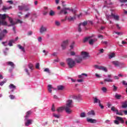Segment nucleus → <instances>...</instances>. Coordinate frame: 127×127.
I'll return each instance as SVG.
<instances>
[{
    "label": "nucleus",
    "mask_w": 127,
    "mask_h": 127,
    "mask_svg": "<svg viewBox=\"0 0 127 127\" xmlns=\"http://www.w3.org/2000/svg\"><path fill=\"white\" fill-rule=\"evenodd\" d=\"M73 100H68L66 101V106H64V109L67 114H71L72 113V108H73Z\"/></svg>",
    "instance_id": "obj_1"
},
{
    "label": "nucleus",
    "mask_w": 127,
    "mask_h": 127,
    "mask_svg": "<svg viewBox=\"0 0 127 127\" xmlns=\"http://www.w3.org/2000/svg\"><path fill=\"white\" fill-rule=\"evenodd\" d=\"M66 63L69 68H71L75 66V61L73 60L71 58L66 59Z\"/></svg>",
    "instance_id": "obj_2"
},
{
    "label": "nucleus",
    "mask_w": 127,
    "mask_h": 127,
    "mask_svg": "<svg viewBox=\"0 0 127 127\" xmlns=\"http://www.w3.org/2000/svg\"><path fill=\"white\" fill-rule=\"evenodd\" d=\"M112 64L115 66V67H120L122 68L124 65V63H121L118 61H114L112 62Z\"/></svg>",
    "instance_id": "obj_3"
},
{
    "label": "nucleus",
    "mask_w": 127,
    "mask_h": 127,
    "mask_svg": "<svg viewBox=\"0 0 127 127\" xmlns=\"http://www.w3.org/2000/svg\"><path fill=\"white\" fill-rule=\"evenodd\" d=\"M81 58L86 60L87 58H90V55L89 53L87 52H82L81 54Z\"/></svg>",
    "instance_id": "obj_4"
},
{
    "label": "nucleus",
    "mask_w": 127,
    "mask_h": 127,
    "mask_svg": "<svg viewBox=\"0 0 127 127\" xmlns=\"http://www.w3.org/2000/svg\"><path fill=\"white\" fill-rule=\"evenodd\" d=\"M66 10H70V11H73V9H70V8H64L62 9L61 11L59 13V14H61L62 13H64V14H67L68 12Z\"/></svg>",
    "instance_id": "obj_5"
},
{
    "label": "nucleus",
    "mask_w": 127,
    "mask_h": 127,
    "mask_svg": "<svg viewBox=\"0 0 127 127\" xmlns=\"http://www.w3.org/2000/svg\"><path fill=\"white\" fill-rule=\"evenodd\" d=\"M69 43V40H66L65 41H64L62 44V47L63 50H65L66 49L67 46H68V44Z\"/></svg>",
    "instance_id": "obj_6"
},
{
    "label": "nucleus",
    "mask_w": 127,
    "mask_h": 127,
    "mask_svg": "<svg viewBox=\"0 0 127 127\" xmlns=\"http://www.w3.org/2000/svg\"><path fill=\"white\" fill-rule=\"evenodd\" d=\"M39 30L40 33H41V34H44L45 32H47V28L43 25H42L40 28Z\"/></svg>",
    "instance_id": "obj_7"
},
{
    "label": "nucleus",
    "mask_w": 127,
    "mask_h": 127,
    "mask_svg": "<svg viewBox=\"0 0 127 127\" xmlns=\"http://www.w3.org/2000/svg\"><path fill=\"white\" fill-rule=\"evenodd\" d=\"M25 121H26V122L25 123V125L26 127H29L30 125H31L32 124V122H33V120L28 119L27 118L26 120H25Z\"/></svg>",
    "instance_id": "obj_8"
},
{
    "label": "nucleus",
    "mask_w": 127,
    "mask_h": 127,
    "mask_svg": "<svg viewBox=\"0 0 127 127\" xmlns=\"http://www.w3.org/2000/svg\"><path fill=\"white\" fill-rule=\"evenodd\" d=\"M8 20L10 23V25H8L9 26H13V25H15L16 24V22L13 21V19H12L11 17H9Z\"/></svg>",
    "instance_id": "obj_9"
},
{
    "label": "nucleus",
    "mask_w": 127,
    "mask_h": 127,
    "mask_svg": "<svg viewBox=\"0 0 127 127\" xmlns=\"http://www.w3.org/2000/svg\"><path fill=\"white\" fill-rule=\"evenodd\" d=\"M87 121L88 123H90V124H96L97 123L96 119H90L89 118H87Z\"/></svg>",
    "instance_id": "obj_10"
},
{
    "label": "nucleus",
    "mask_w": 127,
    "mask_h": 127,
    "mask_svg": "<svg viewBox=\"0 0 127 127\" xmlns=\"http://www.w3.org/2000/svg\"><path fill=\"white\" fill-rule=\"evenodd\" d=\"M1 25L6 26L7 25V22L4 21V20H0V27ZM1 30V29L0 28V31Z\"/></svg>",
    "instance_id": "obj_11"
},
{
    "label": "nucleus",
    "mask_w": 127,
    "mask_h": 127,
    "mask_svg": "<svg viewBox=\"0 0 127 127\" xmlns=\"http://www.w3.org/2000/svg\"><path fill=\"white\" fill-rule=\"evenodd\" d=\"M96 113L94 110H91L90 111L87 113V116L89 117H91V116H95Z\"/></svg>",
    "instance_id": "obj_12"
},
{
    "label": "nucleus",
    "mask_w": 127,
    "mask_h": 127,
    "mask_svg": "<svg viewBox=\"0 0 127 127\" xmlns=\"http://www.w3.org/2000/svg\"><path fill=\"white\" fill-rule=\"evenodd\" d=\"M93 103L94 104H100L101 103V101L97 98V97H93Z\"/></svg>",
    "instance_id": "obj_13"
},
{
    "label": "nucleus",
    "mask_w": 127,
    "mask_h": 127,
    "mask_svg": "<svg viewBox=\"0 0 127 127\" xmlns=\"http://www.w3.org/2000/svg\"><path fill=\"white\" fill-rule=\"evenodd\" d=\"M84 76H85V77H87L88 76V74H87L86 73H82L80 75H78V78L79 79H85V77H84Z\"/></svg>",
    "instance_id": "obj_14"
},
{
    "label": "nucleus",
    "mask_w": 127,
    "mask_h": 127,
    "mask_svg": "<svg viewBox=\"0 0 127 127\" xmlns=\"http://www.w3.org/2000/svg\"><path fill=\"white\" fill-rule=\"evenodd\" d=\"M98 40V39L95 38V39H91L89 41V44H90V45H93L94 44V42H96V41H97Z\"/></svg>",
    "instance_id": "obj_15"
},
{
    "label": "nucleus",
    "mask_w": 127,
    "mask_h": 127,
    "mask_svg": "<svg viewBox=\"0 0 127 127\" xmlns=\"http://www.w3.org/2000/svg\"><path fill=\"white\" fill-rule=\"evenodd\" d=\"M9 88L10 89H12L11 91L12 92H13L14 90H15L16 89V86L15 85H14L13 84H10L9 85Z\"/></svg>",
    "instance_id": "obj_16"
},
{
    "label": "nucleus",
    "mask_w": 127,
    "mask_h": 127,
    "mask_svg": "<svg viewBox=\"0 0 127 127\" xmlns=\"http://www.w3.org/2000/svg\"><path fill=\"white\" fill-rule=\"evenodd\" d=\"M64 110H65V107H59L57 109V111L58 113H62V112H63Z\"/></svg>",
    "instance_id": "obj_17"
},
{
    "label": "nucleus",
    "mask_w": 127,
    "mask_h": 127,
    "mask_svg": "<svg viewBox=\"0 0 127 127\" xmlns=\"http://www.w3.org/2000/svg\"><path fill=\"white\" fill-rule=\"evenodd\" d=\"M31 114H32V112H31V111H29L27 112L26 113V116L25 117V120H27V119H28V117H29V116H30Z\"/></svg>",
    "instance_id": "obj_18"
},
{
    "label": "nucleus",
    "mask_w": 127,
    "mask_h": 127,
    "mask_svg": "<svg viewBox=\"0 0 127 127\" xmlns=\"http://www.w3.org/2000/svg\"><path fill=\"white\" fill-rule=\"evenodd\" d=\"M67 19L69 21H73V20H75V19H76V16L74 15L73 17L70 16L67 17Z\"/></svg>",
    "instance_id": "obj_19"
},
{
    "label": "nucleus",
    "mask_w": 127,
    "mask_h": 127,
    "mask_svg": "<svg viewBox=\"0 0 127 127\" xmlns=\"http://www.w3.org/2000/svg\"><path fill=\"white\" fill-rule=\"evenodd\" d=\"M11 8H12V7L11 6H10L9 7H6L5 6H3L2 9L3 11H5V10H8V9H11Z\"/></svg>",
    "instance_id": "obj_20"
},
{
    "label": "nucleus",
    "mask_w": 127,
    "mask_h": 127,
    "mask_svg": "<svg viewBox=\"0 0 127 127\" xmlns=\"http://www.w3.org/2000/svg\"><path fill=\"white\" fill-rule=\"evenodd\" d=\"M6 64L8 66H11V68H14V64L12 62H8L6 63Z\"/></svg>",
    "instance_id": "obj_21"
},
{
    "label": "nucleus",
    "mask_w": 127,
    "mask_h": 127,
    "mask_svg": "<svg viewBox=\"0 0 127 127\" xmlns=\"http://www.w3.org/2000/svg\"><path fill=\"white\" fill-rule=\"evenodd\" d=\"M6 18V14H0V19L1 20H4Z\"/></svg>",
    "instance_id": "obj_22"
},
{
    "label": "nucleus",
    "mask_w": 127,
    "mask_h": 127,
    "mask_svg": "<svg viewBox=\"0 0 127 127\" xmlns=\"http://www.w3.org/2000/svg\"><path fill=\"white\" fill-rule=\"evenodd\" d=\"M113 14H114L113 13H111V15L110 14H106V18L109 20V19H112L113 18Z\"/></svg>",
    "instance_id": "obj_23"
},
{
    "label": "nucleus",
    "mask_w": 127,
    "mask_h": 127,
    "mask_svg": "<svg viewBox=\"0 0 127 127\" xmlns=\"http://www.w3.org/2000/svg\"><path fill=\"white\" fill-rule=\"evenodd\" d=\"M52 89H53V87H52V85L49 84L48 85V90L49 92L51 93L52 94Z\"/></svg>",
    "instance_id": "obj_24"
},
{
    "label": "nucleus",
    "mask_w": 127,
    "mask_h": 127,
    "mask_svg": "<svg viewBox=\"0 0 127 127\" xmlns=\"http://www.w3.org/2000/svg\"><path fill=\"white\" fill-rule=\"evenodd\" d=\"M117 120H118V121H120L121 124H124V123H125V121L123 119V118L120 117H116Z\"/></svg>",
    "instance_id": "obj_25"
},
{
    "label": "nucleus",
    "mask_w": 127,
    "mask_h": 127,
    "mask_svg": "<svg viewBox=\"0 0 127 127\" xmlns=\"http://www.w3.org/2000/svg\"><path fill=\"white\" fill-rule=\"evenodd\" d=\"M113 18H114V19H115V20H117L119 21L120 20V16L118 15H115V14H112Z\"/></svg>",
    "instance_id": "obj_26"
},
{
    "label": "nucleus",
    "mask_w": 127,
    "mask_h": 127,
    "mask_svg": "<svg viewBox=\"0 0 127 127\" xmlns=\"http://www.w3.org/2000/svg\"><path fill=\"white\" fill-rule=\"evenodd\" d=\"M75 60L76 63H81L82 62V60H83V59L81 57H79L78 59H75Z\"/></svg>",
    "instance_id": "obj_27"
},
{
    "label": "nucleus",
    "mask_w": 127,
    "mask_h": 127,
    "mask_svg": "<svg viewBox=\"0 0 127 127\" xmlns=\"http://www.w3.org/2000/svg\"><path fill=\"white\" fill-rule=\"evenodd\" d=\"M99 70H102V71H104V72H108V69L105 66H100V68Z\"/></svg>",
    "instance_id": "obj_28"
},
{
    "label": "nucleus",
    "mask_w": 127,
    "mask_h": 127,
    "mask_svg": "<svg viewBox=\"0 0 127 127\" xmlns=\"http://www.w3.org/2000/svg\"><path fill=\"white\" fill-rule=\"evenodd\" d=\"M25 4H23L22 5H19L18 6L19 10H23L24 9V7H25Z\"/></svg>",
    "instance_id": "obj_29"
},
{
    "label": "nucleus",
    "mask_w": 127,
    "mask_h": 127,
    "mask_svg": "<svg viewBox=\"0 0 127 127\" xmlns=\"http://www.w3.org/2000/svg\"><path fill=\"white\" fill-rule=\"evenodd\" d=\"M122 108H123V109H127V101H125L123 103Z\"/></svg>",
    "instance_id": "obj_30"
},
{
    "label": "nucleus",
    "mask_w": 127,
    "mask_h": 127,
    "mask_svg": "<svg viewBox=\"0 0 127 127\" xmlns=\"http://www.w3.org/2000/svg\"><path fill=\"white\" fill-rule=\"evenodd\" d=\"M116 99L117 100H121V98H122V95L118 94V93H116L115 96Z\"/></svg>",
    "instance_id": "obj_31"
},
{
    "label": "nucleus",
    "mask_w": 127,
    "mask_h": 127,
    "mask_svg": "<svg viewBox=\"0 0 127 127\" xmlns=\"http://www.w3.org/2000/svg\"><path fill=\"white\" fill-rule=\"evenodd\" d=\"M4 34L3 33H0V41H1L4 38Z\"/></svg>",
    "instance_id": "obj_32"
},
{
    "label": "nucleus",
    "mask_w": 127,
    "mask_h": 127,
    "mask_svg": "<svg viewBox=\"0 0 127 127\" xmlns=\"http://www.w3.org/2000/svg\"><path fill=\"white\" fill-rule=\"evenodd\" d=\"M18 47L23 51V52H25V49H24V47L21 46L20 45H18Z\"/></svg>",
    "instance_id": "obj_33"
},
{
    "label": "nucleus",
    "mask_w": 127,
    "mask_h": 127,
    "mask_svg": "<svg viewBox=\"0 0 127 127\" xmlns=\"http://www.w3.org/2000/svg\"><path fill=\"white\" fill-rule=\"evenodd\" d=\"M116 56V54L115 53H112L109 55V59H112V58H114Z\"/></svg>",
    "instance_id": "obj_34"
},
{
    "label": "nucleus",
    "mask_w": 127,
    "mask_h": 127,
    "mask_svg": "<svg viewBox=\"0 0 127 127\" xmlns=\"http://www.w3.org/2000/svg\"><path fill=\"white\" fill-rule=\"evenodd\" d=\"M79 24H81V26L83 25V27H85L86 25H87V24H88V21H84L83 22L79 23Z\"/></svg>",
    "instance_id": "obj_35"
},
{
    "label": "nucleus",
    "mask_w": 127,
    "mask_h": 127,
    "mask_svg": "<svg viewBox=\"0 0 127 127\" xmlns=\"http://www.w3.org/2000/svg\"><path fill=\"white\" fill-rule=\"evenodd\" d=\"M14 43V40H11L10 41H9V43L8 44V45H9V46H12V44Z\"/></svg>",
    "instance_id": "obj_36"
},
{
    "label": "nucleus",
    "mask_w": 127,
    "mask_h": 127,
    "mask_svg": "<svg viewBox=\"0 0 127 127\" xmlns=\"http://www.w3.org/2000/svg\"><path fill=\"white\" fill-rule=\"evenodd\" d=\"M64 89V86L63 85H59L58 86V90L59 91H62Z\"/></svg>",
    "instance_id": "obj_37"
},
{
    "label": "nucleus",
    "mask_w": 127,
    "mask_h": 127,
    "mask_svg": "<svg viewBox=\"0 0 127 127\" xmlns=\"http://www.w3.org/2000/svg\"><path fill=\"white\" fill-rule=\"evenodd\" d=\"M49 14L51 16H53L55 15V12H54V11H53V10H51Z\"/></svg>",
    "instance_id": "obj_38"
},
{
    "label": "nucleus",
    "mask_w": 127,
    "mask_h": 127,
    "mask_svg": "<svg viewBox=\"0 0 127 127\" xmlns=\"http://www.w3.org/2000/svg\"><path fill=\"white\" fill-rule=\"evenodd\" d=\"M95 11L96 12L97 14L98 15H97V14L95 15V17L97 19L99 20L100 18H99V15H100V13H99V11H98L97 10H95Z\"/></svg>",
    "instance_id": "obj_39"
},
{
    "label": "nucleus",
    "mask_w": 127,
    "mask_h": 127,
    "mask_svg": "<svg viewBox=\"0 0 127 127\" xmlns=\"http://www.w3.org/2000/svg\"><path fill=\"white\" fill-rule=\"evenodd\" d=\"M104 82H108V83H110L111 82H113V80L111 79V78H105L104 79Z\"/></svg>",
    "instance_id": "obj_40"
},
{
    "label": "nucleus",
    "mask_w": 127,
    "mask_h": 127,
    "mask_svg": "<svg viewBox=\"0 0 127 127\" xmlns=\"http://www.w3.org/2000/svg\"><path fill=\"white\" fill-rule=\"evenodd\" d=\"M80 118H86V113L82 112L80 114Z\"/></svg>",
    "instance_id": "obj_41"
},
{
    "label": "nucleus",
    "mask_w": 127,
    "mask_h": 127,
    "mask_svg": "<svg viewBox=\"0 0 127 127\" xmlns=\"http://www.w3.org/2000/svg\"><path fill=\"white\" fill-rule=\"evenodd\" d=\"M102 91L103 92V93H106L107 91H108V89H107V88L103 87L101 88Z\"/></svg>",
    "instance_id": "obj_42"
},
{
    "label": "nucleus",
    "mask_w": 127,
    "mask_h": 127,
    "mask_svg": "<svg viewBox=\"0 0 127 127\" xmlns=\"http://www.w3.org/2000/svg\"><path fill=\"white\" fill-rule=\"evenodd\" d=\"M78 32H82V28L81 27V24H79L78 25Z\"/></svg>",
    "instance_id": "obj_43"
},
{
    "label": "nucleus",
    "mask_w": 127,
    "mask_h": 127,
    "mask_svg": "<svg viewBox=\"0 0 127 127\" xmlns=\"http://www.w3.org/2000/svg\"><path fill=\"white\" fill-rule=\"evenodd\" d=\"M53 115L54 118H56V119H59L60 118V115H57L55 113H53Z\"/></svg>",
    "instance_id": "obj_44"
},
{
    "label": "nucleus",
    "mask_w": 127,
    "mask_h": 127,
    "mask_svg": "<svg viewBox=\"0 0 127 127\" xmlns=\"http://www.w3.org/2000/svg\"><path fill=\"white\" fill-rule=\"evenodd\" d=\"M29 69H31V70H33V65L31 64H29L28 65Z\"/></svg>",
    "instance_id": "obj_45"
},
{
    "label": "nucleus",
    "mask_w": 127,
    "mask_h": 127,
    "mask_svg": "<svg viewBox=\"0 0 127 127\" xmlns=\"http://www.w3.org/2000/svg\"><path fill=\"white\" fill-rule=\"evenodd\" d=\"M24 7V10L25 11H28V10H29V7H28V6H27V5H25Z\"/></svg>",
    "instance_id": "obj_46"
},
{
    "label": "nucleus",
    "mask_w": 127,
    "mask_h": 127,
    "mask_svg": "<svg viewBox=\"0 0 127 127\" xmlns=\"http://www.w3.org/2000/svg\"><path fill=\"white\" fill-rule=\"evenodd\" d=\"M113 91L116 92V91L118 90V87L116 86V85H113Z\"/></svg>",
    "instance_id": "obj_47"
},
{
    "label": "nucleus",
    "mask_w": 127,
    "mask_h": 127,
    "mask_svg": "<svg viewBox=\"0 0 127 127\" xmlns=\"http://www.w3.org/2000/svg\"><path fill=\"white\" fill-rule=\"evenodd\" d=\"M44 72H47L48 73H49V74H50V73H51V72H50V70H49V68H46L44 69Z\"/></svg>",
    "instance_id": "obj_48"
},
{
    "label": "nucleus",
    "mask_w": 127,
    "mask_h": 127,
    "mask_svg": "<svg viewBox=\"0 0 127 127\" xmlns=\"http://www.w3.org/2000/svg\"><path fill=\"white\" fill-rule=\"evenodd\" d=\"M75 45V42H72L70 46V49H73L74 48V46Z\"/></svg>",
    "instance_id": "obj_49"
},
{
    "label": "nucleus",
    "mask_w": 127,
    "mask_h": 127,
    "mask_svg": "<svg viewBox=\"0 0 127 127\" xmlns=\"http://www.w3.org/2000/svg\"><path fill=\"white\" fill-rule=\"evenodd\" d=\"M55 24H56V25H57V26H60V25L61 24L60 23V22H59L58 21H55Z\"/></svg>",
    "instance_id": "obj_50"
},
{
    "label": "nucleus",
    "mask_w": 127,
    "mask_h": 127,
    "mask_svg": "<svg viewBox=\"0 0 127 127\" xmlns=\"http://www.w3.org/2000/svg\"><path fill=\"white\" fill-rule=\"evenodd\" d=\"M95 68H96V69H98V70H100V68H101V66H99L98 64H95L94 65Z\"/></svg>",
    "instance_id": "obj_51"
},
{
    "label": "nucleus",
    "mask_w": 127,
    "mask_h": 127,
    "mask_svg": "<svg viewBox=\"0 0 127 127\" xmlns=\"http://www.w3.org/2000/svg\"><path fill=\"white\" fill-rule=\"evenodd\" d=\"M9 98L11 99V100H13L15 98V96L14 95H9Z\"/></svg>",
    "instance_id": "obj_52"
},
{
    "label": "nucleus",
    "mask_w": 127,
    "mask_h": 127,
    "mask_svg": "<svg viewBox=\"0 0 127 127\" xmlns=\"http://www.w3.org/2000/svg\"><path fill=\"white\" fill-rule=\"evenodd\" d=\"M115 33H116V34H118V35H123V34H124L123 32H115Z\"/></svg>",
    "instance_id": "obj_53"
},
{
    "label": "nucleus",
    "mask_w": 127,
    "mask_h": 127,
    "mask_svg": "<svg viewBox=\"0 0 127 127\" xmlns=\"http://www.w3.org/2000/svg\"><path fill=\"white\" fill-rule=\"evenodd\" d=\"M25 71L26 73H27V74L28 75V76H29V75H30V73H29V71L28 70V69L27 68H25Z\"/></svg>",
    "instance_id": "obj_54"
},
{
    "label": "nucleus",
    "mask_w": 127,
    "mask_h": 127,
    "mask_svg": "<svg viewBox=\"0 0 127 127\" xmlns=\"http://www.w3.org/2000/svg\"><path fill=\"white\" fill-rule=\"evenodd\" d=\"M6 83V80L3 81L0 83V86H3L4 83Z\"/></svg>",
    "instance_id": "obj_55"
},
{
    "label": "nucleus",
    "mask_w": 127,
    "mask_h": 127,
    "mask_svg": "<svg viewBox=\"0 0 127 127\" xmlns=\"http://www.w3.org/2000/svg\"><path fill=\"white\" fill-rule=\"evenodd\" d=\"M32 31H29L28 32V33H27V35L28 36H30V35H32Z\"/></svg>",
    "instance_id": "obj_56"
},
{
    "label": "nucleus",
    "mask_w": 127,
    "mask_h": 127,
    "mask_svg": "<svg viewBox=\"0 0 127 127\" xmlns=\"http://www.w3.org/2000/svg\"><path fill=\"white\" fill-rule=\"evenodd\" d=\"M111 111H113V112H117V110H116V108L115 107H111Z\"/></svg>",
    "instance_id": "obj_57"
},
{
    "label": "nucleus",
    "mask_w": 127,
    "mask_h": 127,
    "mask_svg": "<svg viewBox=\"0 0 127 127\" xmlns=\"http://www.w3.org/2000/svg\"><path fill=\"white\" fill-rule=\"evenodd\" d=\"M117 115H119V116H123V113H119V110H117Z\"/></svg>",
    "instance_id": "obj_58"
},
{
    "label": "nucleus",
    "mask_w": 127,
    "mask_h": 127,
    "mask_svg": "<svg viewBox=\"0 0 127 127\" xmlns=\"http://www.w3.org/2000/svg\"><path fill=\"white\" fill-rule=\"evenodd\" d=\"M114 123L115 124V125H120V122H119L118 120H115Z\"/></svg>",
    "instance_id": "obj_59"
},
{
    "label": "nucleus",
    "mask_w": 127,
    "mask_h": 127,
    "mask_svg": "<svg viewBox=\"0 0 127 127\" xmlns=\"http://www.w3.org/2000/svg\"><path fill=\"white\" fill-rule=\"evenodd\" d=\"M36 68L39 69V63H37L36 64Z\"/></svg>",
    "instance_id": "obj_60"
},
{
    "label": "nucleus",
    "mask_w": 127,
    "mask_h": 127,
    "mask_svg": "<svg viewBox=\"0 0 127 127\" xmlns=\"http://www.w3.org/2000/svg\"><path fill=\"white\" fill-rule=\"evenodd\" d=\"M88 40H89V38H84V39L83 40L84 43H85V42H87V41H88Z\"/></svg>",
    "instance_id": "obj_61"
},
{
    "label": "nucleus",
    "mask_w": 127,
    "mask_h": 127,
    "mask_svg": "<svg viewBox=\"0 0 127 127\" xmlns=\"http://www.w3.org/2000/svg\"><path fill=\"white\" fill-rule=\"evenodd\" d=\"M76 53H75V52H70V55L71 56H74V55H75Z\"/></svg>",
    "instance_id": "obj_62"
},
{
    "label": "nucleus",
    "mask_w": 127,
    "mask_h": 127,
    "mask_svg": "<svg viewBox=\"0 0 127 127\" xmlns=\"http://www.w3.org/2000/svg\"><path fill=\"white\" fill-rule=\"evenodd\" d=\"M16 22V24L17 23H22V21L20 20V19H18L17 20V22Z\"/></svg>",
    "instance_id": "obj_63"
},
{
    "label": "nucleus",
    "mask_w": 127,
    "mask_h": 127,
    "mask_svg": "<svg viewBox=\"0 0 127 127\" xmlns=\"http://www.w3.org/2000/svg\"><path fill=\"white\" fill-rule=\"evenodd\" d=\"M99 106L101 107V109H104V106L101 104V102L99 103Z\"/></svg>",
    "instance_id": "obj_64"
}]
</instances>
